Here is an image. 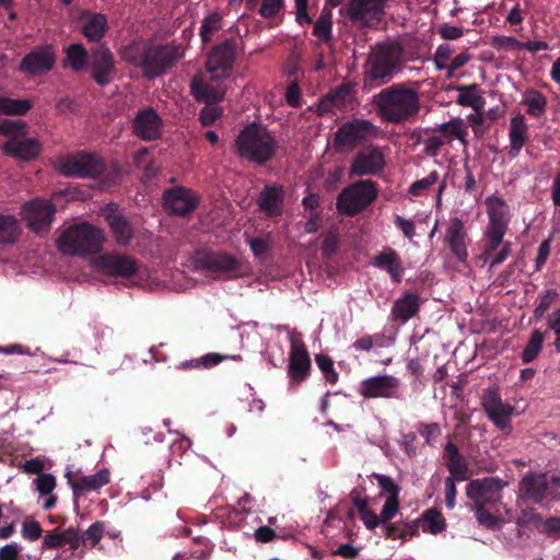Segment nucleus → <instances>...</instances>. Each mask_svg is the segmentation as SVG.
Wrapping results in <instances>:
<instances>
[{"instance_id":"1","label":"nucleus","mask_w":560,"mask_h":560,"mask_svg":"<svg viewBox=\"0 0 560 560\" xmlns=\"http://www.w3.org/2000/svg\"><path fill=\"white\" fill-rule=\"evenodd\" d=\"M374 104L382 119L401 124L418 114L420 97L417 90L404 84H394L374 95Z\"/></svg>"},{"instance_id":"2","label":"nucleus","mask_w":560,"mask_h":560,"mask_svg":"<svg viewBox=\"0 0 560 560\" xmlns=\"http://www.w3.org/2000/svg\"><path fill=\"white\" fill-rule=\"evenodd\" d=\"M180 57L176 47L171 45L153 46L143 42H133L121 50V58L139 67L148 78L161 75Z\"/></svg>"},{"instance_id":"3","label":"nucleus","mask_w":560,"mask_h":560,"mask_svg":"<svg viewBox=\"0 0 560 560\" xmlns=\"http://www.w3.org/2000/svg\"><path fill=\"white\" fill-rule=\"evenodd\" d=\"M104 231L83 222L67 228L57 240L58 249L70 256H86L101 252L105 243Z\"/></svg>"},{"instance_id":"4","label":"nucleus","mask_w":560,"mask_h":560,"mask_svg":"<svg viewBox=\"0 0 560 560\" xmlns=\"http://www.w3.org/2000/svg\"><path fill=\"white\" fill-rule=\"evenodd\" d=\"M235 145L242 158L264 163L275 155L277 142L266 128L250 125L237 136Z\"/></svg>"},{"instance_id":"5","label":"nucleus","mask_w":560,"mask_h":560,"mask_svg":"<svg viewBox=\"0 0 560 560\" xmlns=\"http://www.w3.org/2000/svg\"><path fill=\"white\" fill-rule=\"evenodd\" d=\"M92 265L103 275L127 279L131 285H144L145 270H142L136 259L128 255L117 252L107 253L94 258Z\"/></svg>"},{"instance_id":"6","label":"nucleus","mask_w":560,"mask_h":560,"mask_svg":"<svg viewBox=\"0 0 560 560\" xmlns=\"http://www.w3.org/2000/svg\"><path fill=\"white\" fill-rule=\"evenodd\" d=\"M25 133L23 121L0 118V135L8 137V141L2 144L5 154L25 161L38 155L40 143L34 138H26Z\"/></svg>"},{"instance_id":"7","label":"nucleus","mask_w":560,"mask_h":560,"mask_svg":"<svg viewBox=\"0 0 560 560\" xmlns=\"http://www.w3.org/2000/svg\"><path fill=\"white\" fill-rule=\"evenodd\" d=\"M377 197L376 184L372 180H358L346 187L337 198V209L346 215H355Z\"/></svg>"},{"instance_id":"8","label":"nucleus","mask_w":560,"mask_h":560,"mask_svg":"<svg viewBox=\"0 0 560 560\" xmlns=\"http://www.w3.org/2000/svg\"><path fill=\"white\" fill-rule=\"evenodd\" d=\"M401 61V50L399 46L393 44H383L376 46L368 59V73L373 79L393 78L399 69Z\"/></svg>"},{"instance_id":"9","label":"nucleus","mask_w":560,"mask_h":560,"mask_svg":"<svg viewBox=\"0 0 560 560\" xmlns=\"http://www.w3.org/2000/svg\"><path fill=\"white\" fill-rule=\"evenodd\" d=\"M481 406L489 420L504 433L512 431L511 419L515 407L504 402L497 388H486L481 396Z\"/></svg>"},{"instance_id":"10","label":"nucleus","mask_w":560,"mask_h":560,"mask_svg":"<svg viewBox=\"0 0 560 560\" xmlns=\"http://www.w3.org/2000/svg\"><path fill=\"white\" fill-rule=\"evenodd\" d=\"M59 173L70 177H96L104 170V163L94 154L78 153L57 162Z\"/></svg>"},{"instance_id":"11","label":"nucleus","mask_w":560,"mask_h":560,"mask_svg":"<svg viewBox=\"0 0 560 560\" xmlns=\"http://www.w3.org/2000/svg\"><path fill=\"white\" fill-rule=\"evenodd\" d=\"M358 393L365 399H399L400 380L388 374L371 376L359 383Z\"/></svg>"},{"instance_id":"12","label":"nucleus","mask_w":560,"mask_h":560,"mask_svg":"<svg viewBox=\"0 0 560 560\" xmlns=\"http://www.w3.org/2000/svg\"><path fill=\"white\" fill-rule=\"evenodd\" d=\"M235 48L234 40H225L211 50L206 69L212 81H220L230 75L235 59Z\"/></svg>"},{"instance_id":"13","label":"nucleus","mask_w":560,"mask_h":560,"mask_svg":"<svg viewBox=\"0 0 560 560\" xmlns=\"http://www.w3.org/2000/svg\"><path fill=\"white\" fill-rule=\"evenodd\" d=\"M503 483L497 478L476 479L466 488L467 497L475 506L495 505L502 499Z\"/></svg>"},{"instance_id":"14","label":"nucleus","mask_w":560,"mask_h":560,"mask_svg":"<svg viewBox=\"0 0 560 560\" xmlns=\"http://www.w3.org/2000/svg\"><path fill=\"white\" fill-rule=\"evenodd\" d=\"M56 62V50L52 45L35 47L24 56L19 70L25 74L39 75L49 72Z\"/></svg>"},{"instance_id":"15","label":"nucleus","mask_w":560,"mask_h":560,"mask_svg":"<svg viewBox=\"0 0 560 560\" xmlns=\"http://www.w3.org/2000/svg\"><path fill=\"white\" fill-rule=\"evenodd\" d=\"M190 265L200 271L230 272L237 270L240 264L226 253L197 250L191 257Z\"/></svg>"},{"instance_id":"16","label":"nucleus","mask_w":560,"mask_h":560,"mask_svg":"<svg viewBox=\"0 0 560 560\" xmlns=\"http://www.w3.org/2000/svg\"><path fill=\"white\" fill-rule=\"evenodd\" d=\"M90 69L91 77L98 85L109 84L117 75L114 55L104 46L92 51Z\"/></svg>"},{"instance_id":"17","label":"nucleus","mask_w":560,"mask_h":560,"mask_svg":"<svg viewBox=\"0 0 560 560\" xmlns=\"http://www.w3.org/2000/svg\"><path fill=\"white\" fill-rule=\"evenodd\" d=\"M378 129L371 121L355 119L343 124L335 135L338 147H348L376 136Z\"/></svg>"},{"instance_id":"18","label":"nucleus","mask_w":560,"mask_h":560,"mask_svg":"<svg viewBox=\"0 0 560 560\" xmlns=\"http://www.w3.org/2000/svg\"><path fill=\"white\" fill-rule=\"evenodd\" d=\"M163 121L152 107L139 109L132 119L133 133L144 140H156L162 135Z\"/></svg>"},{"instance_id":"19","label":"nucleus","mask_w":560,"mask_h":560,"mask_svg":"<svg viewBox=\"0 0 560 560\" xmlns=\"http://www.w3.org/2000/svg\"><path fill=\"white\" fill-rule=\"evenodd\" d=\"M55 211L50 201L35 199L23 206L22 215L33 231L40 232L49 228Z\"/></svg>"},{"instance_id":"20","label":"nucleus","mask_w":560,"mask_h":560,"mask_svg":"<svg viewBox=\"0 0 560 560\" xmlns=\"http://www.w3.org/2000/svg\"><path fill=\"white\" fill-rule=\"evenodd\" d=\"M385 164L383 152L378 148L370 145L354 156L350 167V175H377L383 172Z\"/></svg>"},{"instance_id":"21","label":"nucleus","mask_w":560,"mask_h":560,"mask_svg":"<svg viewBox=\"0 0 560 560\" xmlns=\"http://www.w3.org/2000/svg\"><path fill=\"white\" fill-rule=\"evenodd\" d=\"M101 214L107 222L115 241L120 246L130 244L135 235L131 223L119 211L115 203H108L101 209Z\"/></svg>"},{"instance_id":"22","label":"nucleus","mask_w":560,"mask_h":560,"mask_svg":"<svg viewBox=\"0 0 560 560\" xmlns=\"http://www.w3.org/2000/svg\"><path fill=\"white\" fill-rule=\"evenodd\" d=\"M163 201L171 213L183 215L196 208L198 199L191 190L177 187L165 191Z\"/></svg>"},{"instance_id":"23","label":"nucleus","mask_w":560,"mask_h":560,"mask_svg":"<svg viewBox=\"0 0 560 560\" xmlns=\"http://www.w3.org/2000/svg\"><path fill=\"white\" fill-rule=\"evenodd\" d=\"M485 205L489 218L487 230L506 232L511 220L510 207L506 201L491 195L485 199Z\"/></svg>"},{"instance_id":"24","label":"nucleus","mask_w":560,"mask_h":560,"mask_svg":"<svg viewBox=\"0 0 560 560\" xmlns=\"http://www.w3.org/2000/svg\"><path fill=\"white\" fill-rule=\"evenodd\" d=\"M385 0H350L347 7L349 18L357 23L369 24L371 20H378Z\"/></svg>"},{"instance_id":"25","label":"nucleus","mask_w":560,"mask_h":560,"mask_svg":"<svg viewBox=\"0 0 560 560\" xmlns=\"http://www.w3.org/2000/svg\"><path fill=\"white\" fill-rule=\"evenodd\" d=\"M445 241L456 259L466 265L468 250L466 246V232L460 219L454 218L450 221L446 230Z\"/></svg>"},{"instance_id":"26","label":"nucleus","mask_w":560,"mask_h":560,"mask_svg":"<svg viewBox=\"0 0 560 560\" xmlns=\"http://www.w3.org/2000/svg\"><path fill=\"white\" fill-rule=\"evenodd\" d=\"M520 490L528 501L539 503L548 495L549 480L546 474H529L523 477Z\"/></svg>"},{"instance_id":"27","label":"nucleus","mask_w":560,"mask_h":560,"mask_svg":"<svg viewBox=\"0 0 560 560\" xmlns=\"http://www.w3.org/2000/svg\"><path fill=\"white\" fill-rule=\"evenodd\" d=\"M528 139V126L522 114L513 116L510 120L509 128V150L510 159H515L521 153L523 147Z\"/></svg>"},{"instance_id":"28","label":"nucleus","mask_w":560,"mask_h":560,"mask_svg":"<svg viewBox=\"0 0 560 560\" xmlns=\"http://www.w3.org/2000/svg\"><path fill=\"white\" fill-rule=\"evenodd\" d=\"M311 366L308 353L303 345L293 342L289 358V374L293 382L300 383L307 377Z\"/></svg>"},{"instance_id":"29","label":"nucleus","mask_w":560,"mask_h":560,"mask_svg":"<svg viewBox=\"0 0 560 560\" xmlns=\"http://www.w3.org/2000/svg\"><path fill=\"white\" fill-rule=\"evenodd\" d=\"M110 472L107 468H103L94 475L81 476L77 479L69 480L74 497H80L88 492L98 491L101 488L109 483Z\"/></svg>"},{"instance_id":"30","label":"nucleus","mask_w":560,"mask_h":560,"mask_svg":"<svg viewBox=\"0 0 560 560\" xmlns=\"http://www.w3.org/2000/svg\"><path fill=\"white\" fill-rule=\"evenodd\" d=\"M81 32L90 42H100L107 31L104 14L84 11L80 15Z\"/></svg>"},{"instance_id":"31","label":"nucleus","mask_w":560,"mask_h":560,"mask_svg":"<svg viewBox=\"0 0 560 560\" xmlns=\"http://www.w3.org/2000/svg\"><path fill=\"white\" fill-rule=\"evenodd\" d=\"M190 91L196 100L206 104H215L223 100L225 94V91L220 85L207 83L202 74L192 78Z\"/></svg>"},{"instance_id":"32","label":"nucleus","mask_w":560,"mask_h":560,"mask_svg":"<svg viewBox=\"0 0 560 560\" xmlns=\"http://www.w3.org/2000/svg\"><path fill=\"white\" fill-rule=\"evenodd\" d=\"M459 130L456 126L451 124H443L440 126L438 132L429 136L424 141V152L430 156H436L442 147L452 142L454 137H459Z\"/></svg>"},{"instance_id":"33","label":"nucleus","mask_w":560,"mask_h":560,"mask_svg":"<svg viewBox=\"0 0 560 560\" xmlns=\"http://www.w3.org/2000/svg\"><path fill=\"white\" fill-rule=\"evenodd\" d=\"M352 100V89L348 85H340L325 95L319 104L318 112L326 114L335 109L345 108Z\"/></svg>"},{"instance_id":"34","label":"nucleus","mask_w":560,"mask_h":560,"mask_svg":"<svg viewBox=\"0 0 560 560\" xmlns=\"http://www.w3.org/2000/svg\"><path fill=\"white\" fill-rule=\"evenodd\" d=\"M419 308V296L416 293H406L394 302L390 314L395 320L407 323L417 315Z\"/></svg>"},{"instance_id":"35","label":"nucleus","mask_w":560,"mask_h":560,"mask_svg":"<svg viewBox=\"0 0 560 560\" xmlns=\"http://www.w3.org/2000/svg\"><path fill=\"white\" fill-rule=\"evenodd\" d=\"M373 266L387 271L395 283H399L402 279L404 268L401 260L397 253L390 248L376 255Z\"/></svg>"},{"instance_id":"36","label":"nucleus","mask_w":560,"mask_h":560,"mask_svg":"<svg viewBox=\"0 0 560 560\" xmlns=\"http://www.w3.org/2000/svg\"><path fill=\"white\" fill-rule=\"evenodd\" d=\"M258 205L270 217L281 214L283 209V190L281 187H266L258 198Z\"/></svg>"},{"instance_id":"37","label":"nucleus","mask_w":560,"mask_h":560,"mask_svg":"<svg viewBox=\"0 0 560 560\" xmlns=\"http://www.w3.org/2000/svg\"><path fill=\"white\" fill-rule=\"evenodd\" d=\"M36 491L45 497L42 506L44 510L49 511L56 505V497L52 491L56 487V478L51 474H39L34 480Z\"/></svg>"},{"instance_id":"38","label":"nucleus","mask_w":560,"mask_h":560,"mask_svg":"<svg viewBox=\"0 0 560 560\" xmlns=\"http://www.w3.org/2000/svg\"><path fill=\"white\" fill-rule=\"evenodd\" d=\"M66 63L75 72L86 68L88 51L81 44H71L66 50Z\"/></svg>"},{"instance_id":"39","label":"nucleus","mask_w":560,"mask_h":560,"mask_svg":"<svg viewBox=\"0 0 560 560\" xmlns=\"http://www.w3.org/2000/svg\"><path fill=\"white\" fill-rule=\"evenodd\" d=\"M544 341L545 332L535 329L530 334L529 339L521 353V360L524 364L530 363L538 357L542 349Z\"/></svg>"},{"instance_id":"40","label":"nucleus","mask_w":560,"mask_h":560,"mask_svg":"<svg viewBox=\"0 0 560 560\" xmlns=\"http://www.w3.org/2000/svg\"><path fill=\"white\" fill-rule=\"evenodd\" d=\"M446 456V466L448 471L458 479L465 478L466 467L464 460L456 447L453 443H447L444 448Z\"/></svg>"},{"instance_id":"41","label":"nucleus","mask_w":560,"mask_h":560,"mask_svg":"<svg viewBox=\"0 0 560 560\" xmlns=\"http://www.w3.org/2000/svg\"><path fill=\"white\" fill-rule=\"evenodd\" d=\"M422 530L432 535L442 533L445 527V518L441 512L435 509H429L421 515Z\"/></svg>"},{"instance_id":"42","label":"nucleus","mask_w":560,"mask_h":560,"mask_svg":"<svg viewBox=\"0 0 560 560\" xmlns=\"http://www.w3.org/2000/svg\"><path fill=\"white\" fill-rule=\"evenodd\" d=\"M457 102L462 106L471 107L476 112L481 110L485 105V98L478 93L476 84L460 88Z\"/></svg>"},{"instance_id":"43","label":"nucleus","mask_w":560,"mask_h":560,"mask_svg":"<svg viewBox=\"0 0 560 560\" xmlns=\"http://www.w3.org/2000/svg\"><path fill=\"white\" fill-rule=\"evenodd\" d=\"M506 232L495 231V230H487L485 231V246L480 258L487 262L495 250L503 246V238Z\"/></svg>"},{"instance_id":"44","label":"nucleus","mask_w":560,"mask_h":560,"mask_svg":"<svg viewBox=\"0 0 560 560\" xmlns=\"http://www.w3.org/2000/svg\"><path fill=\"white\" fill-rule=\"evenodd\" d=\"M523 104L527 107L528 115L541 116L546 110L547 98L537 90H529L525 93Z\"/></svg>"},{"instance_id":"45","label":"nucleus","mask_w":560,"mask_h":560,"mask_svg":"<svg viewBox=\"0 0 560 560\" xmlns=\"http://www.w3.org/2000/svg\"><path fill=\"white\" fill-rule=\"evenodd\" d=\"M20 225L13 215L0 214V244H9L16 241Z\"/></svg>"},{"instance_id":"46","label":"nucleus","mask_w":560,"mask_h":560,"mask_svg":"<svg viewBox=\"0 0 560 560\" xmlns=\"http://www.w3.org/2000/svg\"><path fill=\"white\" fill-rule=\"evenodd\" d=\"M225 359L240 360L241 357L240 355L222 357L218 353H207V354L202 355L200 359L184 361L178 365V368L179 369H195V368H199L200 365H202L205 368H210V366L217 365L218 363H220L221 361H223Z\"/></svg>"},{"instance_id":"47","label":"nucleus","mask_w":560,"mask_h":560,"mask_svg":"<svg viewBox=\"0 0 560 560\" xmlns=\"http://www.w3.org/2000/svg\"><path fill=\"white\" fill-rule=\"evenodd\" d=\"M32 108L30 100L0 97V114L24 115Z\"/></svg>"},{"instance_id":"48","label":"nucleus","mask_w":560,"mask_h":560,"mask_svg":"<svg viewBox=\"0 0 560 560\" xmlns=\"http://www.w3.org/2000/svg\"><path fill=\"white\" fill-rule=\"evenodd\" d=\"M440 175L436 171L430 172L425 177L412 183L408 192L412 197L425 196L430 188L439 182Z\"/></svg>"},{"instance_id":"49","label":"nucleus","mask_w":560,"mask_h":560,"mask_svg":"<svg viewBox=\"0 0 560 560\" xmlns=\"http://www.w3.org/2000/svg\"><path fill=\"white\" fill-rule=\"evenodd\" d=\"M221 27V15L217 12L208 14L200 26V37L203 44L209 43L214 32Z\"/></svg>"},{"instance_id":"50","label":"nucleus","mask_w":560,"mask_h":560,"mask_svg":"<svg viewBox=\"0 0 560 560\" xmlns=\"http://www.w3.org/2000/svg\"><path fill=\"white\" fill-rule=\"evenodd\" d=\"M454 51V47L450 44L439 45L433 56L435 68L447 72Z\"/></svg>"},{"instance_id":"51","label":"nucleus","mask_w":560,"mask_h":560,"mask_svg":"<svg viewBox=\"0 0 560 560\" xmlns=\"http://www.w3.org/2000/svg\"><path fill=\"white\" fill-rule=\"evenodd\" d=\"M471 511L478 523L489 529H498L501 527L502 520L490 512L486 511L485 506H474Z\"/></svg>"},{"instance_id":"52","label":"nucleus","mask_w":560,"mask_h":560,"mask_svg":"<svg viewBox=\"0 0 560 560\" xmlns=\"http://www.w3.org/2000/svg\"><path fill=\"white\" fill-rule=\"evenodd\" d=\"M71 533L72 528H68L61 533L57 530L48 532L44 536L43 548H57L65 545L66 541L71 540Z\"/></svg>"},{"instance_id":"53","label":"nucleus","mask_w":560,"mask_h":560,"mask_svg":"<svg viewBox=\"0 0 560 560\" xmlns=\"http://www.w3.org/2000/svg\"><path fill=\"white\" fill-rule=\"evenodd\" d=\"M104 525L101 522L92 524L82 535L81 542L88 547H94L102 539Z\"/></svg>"},{"instance_id":"54","label":"nucleus","mask_w":560,"mask_h":560,"mask_svg":"<svg viewBox=\"0 0 560 560\" xmlns=\"http://www.w3.org/2000/svg\"><path fill=\"white\" fill-rule=\"evenodd\" d=\"M315 361L320 371L324 373L326 381L331 384L336 383L338 380V373L334 369L331 359L325 354H317Z\"/></svg>"},{"instance_id":"55","label":"nucleus","mask_w":560,"mask_h":560,"mask_svg":"<svg viewBox=\"0 0 560 560\" xmlns=\"http://www.w3.org/2000/svg\"><path fill=\"white\" fill-rule=\"evenodd\" d=\"M314 34L323 40L331 36V20L329 14L322 13L314 24Z\"/></svg>"},{"instance_id":"56","label":"nucleus","mask_w":560,"mask_h":560,"mask_svg":"<svg viewBox=\"0 0 560 560\" xmlns=\"http://www.w3.org/2000/svg\"><path fill=\"white\" fill-rule=\"evenodd\" d=\"M399 511V500L398 497L389 495L382 510H381V521L382 525H385V523L389 522Z\"/></svg>"},{"instance_id":"57","label":"nucleus","mask_w":560,"mask_h":560,"mask_svg":"<svg viewBox=\"0 0 560 560\" xmlns=\"http://www.w3.org/2000/svg\"><path fill=\"white\" fill-rule=\"evenodd\" d=\"M42 526L37 521L25 520L22 523L21 535L24 539L35 541L42 536Z\"/></svg>"},{"instance_id":"58","label":"nucleus","mask_w":560,"mask_h":560,"mask_svg":"<svg viewBox=\"0 0 560 560\" xmlns=\"http://www.w3.org/2000/svg\"><path fill=\"white\" fill-rule=\"evenodd\" d=\"M360 518L364 526L369 529H374L378 525H382L381 516L375 512L366 509L365 502H362V506H360Z\"/></svg>"},{"instance_id":"59","label":"nucleus","mask_w":560,"mask_h":560,"mask_svg":"<svg viewBox=\"0 0 560 560\" xmlns=\"http://www.w3.org/2000/svg\"><path fill=\"white\" fill-rule=\"evenodd\" d=\"M221 115H222V110L220 107L215 106L214 104H207V106L201 109L199 118L203 126H210Z\"/></svg>"},{"instance_id":"60","label":"nucleus","mask_w":560,"mask_h":560,"mask_svg":"<svg viewBox=\"0 0 560 560\" xmlns=\"http://www.w3.org/2000/svg\"><path fill=\"white\" fill-rule=\"evenodd\" d=\"M382 339L381 335H374V336H363L355 340L352 345L353 349L357 351H370L374 345L380 346V340Z\"/></svg>"},{"instance_id":"61","label":"nucleus","mask_w":560,"mask_h":560,"mask_svg":"<svg viewBox=\"0 0 560 560\" xmlns=\"http://www.w3.org/2000/svg\"><path fill=\"white\" fill-rule=\"evenodd\" d=\"M419 433L424 438L427 443L431 444L441 435V428L436 423L420 424Z\"/></svg>"},{"instance_id":"62","label":"nucleus","mask_w":560,"mask_h":560,"mask_svg":"<svg viewBox=\"0 0 560 560\" xmlns=\"http://www.w3.org/2000/svg\"><path fill=\"white\" fill-rule=\"evenodd\" d=\"M282 5V0H262L259 13L264 18H272L280 11Z\"/></svg>"},{"instance_id":"63","label":"nucleus","mask_w":560,"mask_h":560,"mask_svg":"<svg viewBox=\"0 0 560 560\" xmlns=\"http://www.w3.org/2000/svg\"><path fill=\"white\" fill-rule=\"evenodd\" d=\"M374 477L383 491L390 493V495L398 497L399 487L393 481L390 477L381 474H375Z\"/></svg>"},{"instance_id":"64","label":"nucleus","mask_w":560,"mask_h":560,"mask_svg":"<svg viewBox=\"0 0 560 560\" xmlns=\"http://www.w3.org/2000/svg\"><path fill=\"white\" fill-rule=\"evenodd\" d=\"M21 547L16 542L0 548V560H18Z\"/></svg>"}]
</instances>
